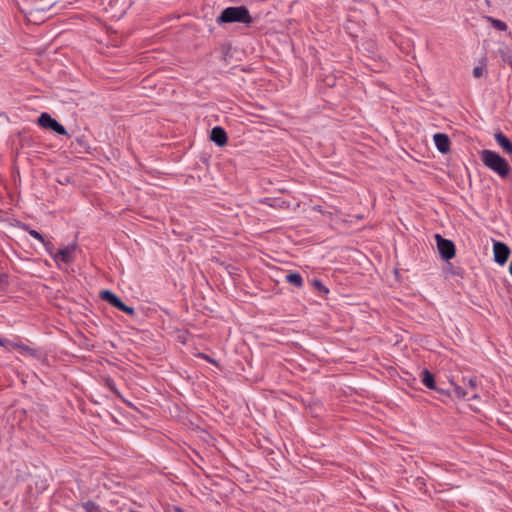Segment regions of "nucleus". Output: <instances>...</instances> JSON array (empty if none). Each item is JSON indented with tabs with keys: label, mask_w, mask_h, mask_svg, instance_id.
I'll return each mask as SVG.
<instances>
[{
	"label": "nucleus",
	"mask_w": 512,
	"mask_h": 512,
	"mask_svg": "<svg viewBox=\"0 0 512 512\" xmlns=\"http://www.w3.org/2000/svg\"><path fill=\"white\" fill-rule=\"evenodd\" d=\"M210 139L218 146H224L227 142V135L223 128L216 126L211 130Z\"/></svg>",
	"instance_id": "6e6552de"
},
{
	"label": "nucleus",
	"mask_w": 512,
	"mask_h": 512,
	"mask_svg": "<svg viewBox=\"0 0 512 512\" xmlns=\"http://www.w3.org/2000/svg\"><path fill=\"white\" fill-rule=\"evenodd\" d=\"M8 343H9L8 341H6V340H2V339L0 338V345H1V346H5V345H6V344H8Z\"/></svg>",
	"instance_id": "5701e85b"
},
{
	"label": "nucleus",
	"mask_w": 512,
	"mask_h": 512,
	"mask_svg": "<svg viewBox=\"0 0 512 512\" xmlns=\"http://www.w3.org/2000/svg\"><path fill=\"white\" fill-rule=\"evenodd\" d=\"M488 19H489V21H491L492 25L495 28H497L498 30L504 31V30L507 29V25L503 21L497 20V19H493V18H488Z\"/></svg>",
	"instance_id": "4468645a"
},
{
	"label": "nucleus",
	"mask_w": 512,
	"mask_h": 512,
	"mask_svg": "<svg viewBox=\"0 0 512 512\" xmlns=\"http://www.w3.org/2000/svg\"><path fill=\"white\" fill-rule=\"evenodd\" d=\"M218 23H233L239 22L243 24H250L252 17L248 9L244 6L227 7L217 19Z\"/></svg>",
	"instance_id": "f03ea898"
},
{
	"label": "nucleus",
	"mask_w": 512,
	"mask_h": 512,
	"mask_svg": "<svg viewBox=\"0 0 512 512\" xmlns=\"http://www.w3.org/2000/svg\"><path fill=\"white\" fill-rule=\"evenodd\" d=\"M85 512H110L99 508L94 502L88 501L82 505Z\"/></svg>",
	"instance_id": "ddd939ff"
},
{
	"label": "nucleus",
	"mask_w": 512,
	"mask_h": 512,
	"mask_svg": "<svg viewBox=\"0 0 512 512\" xmlns=\"http://www.w3.org/2000/svg\"><path fill=\"white\" fill-rule=\"evenodd\" d=\"M117 1H118V0H112L111 5H112V4H114V3L116 4V3H117Z\"/></svg>",
	"instance_id": "bb28decb"
},
{
	"label": "nucleus",
	"mask_w": 512,
	"mask_h": 512,
	"mask_svg": "<svg viewBox=\"0 0 512 512\" xmlns=\"http://www.w3.org/2000/svg\"><path fill=\"white\" fill-rule=\"evenodd\" d=\"M495 140L506 153L512 155V142L504 134L496 133Z\"/></svg>",
	"instance_id": "9d476101"
},
{
	"label": "nucleus",
	"mask_w": 512,
	"mask_h": 512,
	"mask_svg": "<svg viewBox=\"0 0 512 512\" xmlns=\"http://www.w3.org/2000/svg\"><path fill=\"white\" fill-rule=\"evenodd\" d=\"M437 249L444 260H450L455 255V246L452 241L442 238L439 234L435 235Z\"/></svg>",
	"instance_id": "20e7f679"
},
{
	"label": "nucleus",
	"mask_w": 512,
	"mask_h": 512,
	"mask_svg": "<svg viewBox=\"0 0 512 512\" xmlns=\"http://www.w3.org/2000/svg\"><path fill=\"white\" fill-rule=\"evenodd\" d=\"M78 251V245L77 243L73 242L70 243L58 250L53 255V259L58 265V267H61L62 264H70L74 261L76 253Z\"/></svg>",
	"instance_id": "7ed1b4c3"
},
{
	"label": "nucleus",
	"mask_w": 512,
	"mask_h": 512,
	"mask_svg": "<svg viewBox=\"0 0 512 512\" xmlns=\"http://www.w3.org/2000/svg\"><path fill=\"white\" fill-rule=\"evenodd\" d=\"M481 160L485 166L497 173L500 177L508 176L510 172L507 161L499 154L491 150H483L481 152Z\"/></svg>",
	"instance_id": "f257e3e1"
},
{
	"label": "nucleus",
	"mask_w": 512,
	"mask_h": 512,
	"mask_svg": "<svg viewBox=\"0 0 512 512\" xmlns=\"http://www.w3.org/2000/svg\"><path fill=\"white\" fill-rule=\"evenodd\" d=\"M101 297L103 300L107 301L114 307L118 308L120 310L121 306L123 305V302L118 298L113 292L109 290H104L101 292Z\"/></svg>",
	"instance_id": "1a4fd4ad"
},
{
	"label": "nucleus",
	"mask_w": 512,
	"mask_h": 512,
	"mask_svg": "<svg viewBox=\"0 0 512 512\" xmlns=\"http://www.w3.org/2000/svg\"><path fill=\"white\" fill-rule=\"evenodd\" d=\"M285 279L287 282L297 287H300L302 285V277L299 273L286 274Z\"/></svg>",
	"instance_id": "f8f14e48"
},
{
	"label": "nucleus",
	"mask_w": 512,
	"mask_h": 512,
	"mask_svg": "<svg viewBox=\"0 0 512 512\" xmlns=\"http://www.w3.org/2000/svg\"><path fill=\"white\" fill-rule=\"evenodd\" d=\"M509 271H510V274L512 275V260H511V263H510Z\"/></svg>",
	"instance_id": "a878e982"
},
{
	"label": "nucleus",
	"mask_w": 512,
	"mask_h": 512,
	"mask_svg": "<svg viewBox=\"0 0 512 512\" xmlns=\"http://www.w3.org/2000/svg\"><path fill=\"white\" fill-rule=\"evenodd\" d=\"M313 283H314L315 287L320 288V280L315 279V280H313Z\"/></svg>",
	"instance_id": "4be33fe9"
},
{
	"label": "nucleus",
	"mask_w": 512,
	"mask_h": 512,
	"mask_svg": "<svg viewBox=\"0 0 512 512\" xmlns=\"http://www.w3.org/2000/svg\"><path fill=\"white\" fill-rule=\"evenodd\" d=\"M453 391H454V394L459 397V398H464L467 393L464 391L463 388H461L460 386L458 385H455L454 388H453Z\"/></svg>",
	"instance_id": "2eb2a0df"
},
{
	"label": "nucleus",
	"mask_w": 512,
	"mask_h": 512,
	"mask_svg": "<svg viewBox=\"0 0 512 512\" xmlns=\"http://www.w3.org/2000/svg\"><path fill=\"white\" fill-rule=\"evenodd\" d=\"M28 233H29L32 237H34L35 239L39 240L40 242H44V239H43L42 235H41L39 232H37L36 230L29 229V230H28Z\"/></svg>",
	"instance_id": "dca6fc26"
},
{
	"label": "nucleus",
	"mask_w": 512,
	"mask_h": 512,
	"mask_svg": "<svg viewBox=\"0 0 512 512\" xmlns=\"http://www.w3.org/2000/svg\"><path fill=\"white\" fill-rule=\"evenodd\" d=\"M482 73H483V68H482V67H475V68L473 69V75H474V77H476V78L481 77V76H482Z\"/></svg>",
	"instance_id": "6ab92c4d"
},
{
	"label": "nucleus",
	"mask_w": 512,
	"mask_h": 512,
	"mask_svg": "<svg viewBox=\"0 0 512 512\" xmlns=\"http://www.w3.org/2000/svg\"><path fill=\"white\" fill-rule=\"evenodd\" d=\"M326 214H328V215L330 216V215H331V212H324V211H322V212H321V215H322V216H324V215H326Z\"/></svg>",
	"instance_id": "b1692460"
},
{
	"label": "nucleus",
	"mask_w": 512,
	"mask_h": 512,
	"mask_svg": "<svg viewBox=\"0 0 512 512\" xmlns=\"http://www.w3.org/2000/svg\"><path fill=\"white\" fill-rule=\"evenodd\" d=\"M422 383L428 388H434L435 381L433 375L428 370H423L421 373Z\"/></svg>",
	"instance_id": "9b49d317"
},
{
	"label": "nucleus",
	"mask_w": 512,
	"mask_h": 512,
	"mask_svg": "<svg viewBox=\"0 0 512 512\" xmlns=\"http://www.w3.org/2000/svg\"><path fill=\"white\" fill-rule=\"evenodd\" d=\"M436 148L441 153H447L450 148V141L447 135L443 133H437L433 137Z\"/></svg>",
	"instance_id": "0eeeda50"
},
{
	"label": "nucleus",
	"mask_w": 512,
	"mask_h": 512,
	"mask_svg": "<svg viewBox=\"0 0 512 512\" xmlns=\"http://www.w3.org/2000/svg\"><path fill=\"white\" fill-rule=\"evenodd\" d=\"M493 253H494V260L500 264L503 265L507 262L509 255H510V249L508 246L502 242H494L493 245Z\"/></svg>",
	"instance_id": "423d86ee"
},
{
	"label": "nucleus",
	"mask_w": 512,
	"mask_h": 512,
	"mask_svg": "<svg viewBox=\"0 0 512 512\" xmlns=\"http://www.w3.org/2000/svg\"><path fill=\"white\" fill-rule=\"evenodd\" d=\"M42 243H43V245H44V247H45L46 251H47V252H48V253L53 257V255L56 253V252H54V250H53V248H54V247H53V244H52L51 242H45V241H44V242H42Z\"/></svg>",
	"instance_id": "f3484780"
},
{
	"label": "nucleus",
	"mask_w": 512,
	"mask_h": 512,
	"mask_svg": "<svg viewBox=\"0 0 512 512\" xmlns=\"http://www.w3.org/2000/svg\"><path fill=\"white\" fill-rule=\"evenodd\" d=\"M121 311H124L130 315L134 314V309L132 307H129L123 303V305L120 308Z\"/></svg>",
	"instance_id": "a211bd4d"
},
{
	"label": "nucleus",
	"mask_w": 512,
	"mask_h": 512,
	"mask_svg": "<svg viewBox=\"0 0 512 512\" xmlns=\"http://www.w3.org/2000/svg\"><path fill=\"white\" fill-rule=\"evenodd\" d=\"M38 123L40 126L51 129L60 135L67 134V131L64 128V126L59 124L55 119L51 118V116L48 113H42L38 118Z\"/></svg>",
	"instance_id": "39448f33"
},
{
	"label": "nucleus",
	"mask_w": 512,
	"mask_h": 512,
	"mask_svg": "<svg viewBox=\"0 0 512 512\" xmlns=\"http://www.w3.org/2000/svg\"><path fill=\"white\" fill-rule=\"evenodd\" d=\"M11 346L21 349L23 352H30V349L23 345L11 344Z\"/></svg>",
	"instance_id": "aec40b11"
},
{
	"label": "nucleus",
	"mask_w": 512,
	"mask_h": 512,
	"mask_svg": "<svg viewBox=\"0 0 512 512\" xmlns=\"http://www.w3.org/2000/svg\"><path fill=\"white\" fill-rule=\"evenodd\" d=\"M468 384L471 388H475L476 387V380L475 379H469L468 381Z\"/></svg>",
	"instance_id": "412c9836"
},
{
	"label": "nucleus",
	"mask_w": 512,
	"mask_h": 512,
	"mask_svg": "<svg viewBox=\"0 0 512 512\" xmlns=\"http://www.w3.org/2000/svg\"><path fill=\"white\" fill-rule=\"evenodd\" d=\"M321 291H322V294H323L324 292H325V293H326V292H328V290H327L324 286H322Z\"/></svg>",
	"instance_id": "393cba45"
}]
</instances>
